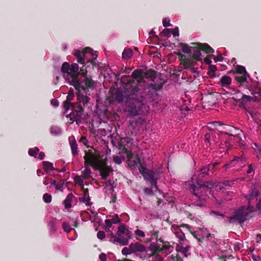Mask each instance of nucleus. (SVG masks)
Segmentation results:
<instances>
[{"mask_svg": "<svg viewBox=\"0 0 261 261\" xmlns=\"http://www.w3.org/2000/svg\"><path fill=\"white\" fill-rule=\"evenodd\" d=\"M79 70V65L76 63L69 64L64 62L61 67L64 78L75 89L80 90V88L86 89L92 87L94 82L87 76V71L84 69V66L81 68V72Z\"/></svg>", "mask_w": 261, "mask_h": 261, "instance_id": "nucleus-1", "label": "nucleus"}, {"mask_svg": "<svg viewBox=\"0 0 261 261\" xmlns=\"http://www.w3.org/2000/svg\"><path fill=\"white\" fill-rule=\"evenodd\" d=\"M73 96V91H70L67 96V100L64 102V108L66 112L70 109L72 110V112L66 115V117L69 118L70 120L69 122L70 123H72L74 121L75 116L79 115L78 113L83 111V107L89 102V98L87 96H84L83 94H78L77 95V102L73 106L72 103L70 102V101L72 100Z\"/></svg>", "mask_w": 261, "mask_h": 261, "instance_id": "nucleus-2", "label": "nucleus"}, {"mask_svg": "<svg viewBox=\"0 0 261 261\" xmlns=\"http://www.w3.org/2000/svg\"><path fill=\"white\" fill-rule=\"evenodd\" d=\"M197 186L192 185L190 187L191 192L195 196L194 204L200 207L204 206L207 199V193L210 192L213 185L207 182H203L199 179L196 180Z\"/></svg>", "mask_w": 261, "mask_h": 261, "instance_id": "nucleus-3", "label": "nucleus"}, {"mask_svg": "<svg viewBox=\"0 0 261 261\" xmlns=\"http://www.w3.org/2000/svg\"><path fill=\"white\" fill-rule=\"evenodd\" d=\"M201 49L197 45V47H193L192 51L189 55L187 56L178 52L176 55L179 57L180 65L184 69H189L196 64L197 61H202Z\"/></svg>", "mask_w": 261, "mask_h": 261, "instance_id": "nucleus-4", "label": "nucleus"}, {"mask_svg": "<svg viewBox=\"0 0 261 261\" xmlns=\"http://www.w3.org/2000/svg\"><path fill=\"white\" fill-rule=\"evenodd\" d=\"M117 237L115 236L111 232L109 241L115 244H119L122 246L127 245L128 240L131 238V232L122 225L118 228Z\"/></svg>", "mask_w": 261, "mask_h": 261, "instance_id": "nucleus-5", "label": "nucleus"}, {"mask_svg": "<svg viewBox=\"0 0 261 261\" xmlns=\"http://www.w3.org/2000/svg\"><path fill=\"white\" fill-rule=\"evenodd\" d=\"M74 55L76 57L77 62L83 64L93 63L98 56L97 51H94L90 47H86L82 50H76Z\"/></svg>", "mask_w": 261, "mask_h": 261, "instance_id": "nucleus-6", "label": "nucleus"}, {"mask_svg": "<svg viewBox=\"0 0 261 261\" xmlns=\"http://www.w3.org/2000/svg\"><path fill=\"white\" fill-rule=\"evenodd\" d=\"M254 211V207L253 206L248 205L247 207L243 206L235 211L234 215L229 218V222L230 223H243L249 215Z\"/></svg>", "mask_w": 261, "mask_h": 261, "instance_id": "nucleus-7", "label": "nucleus"}, {"mask_svg": "<svg viewBox=\"0 0 261 261\" xmlns=\"http://www.w3.org/2000/svg\"><path fill=\"white\" fill-rule=\"evenodd\" d=\"M84 159L85 169L84 171H82V176L84 179H87L91 177L92 173L89 166H91L95 170L96 154H94L91 150H89L85 151Z\"/></svg>", "mask_w": 261, "mask_h": 261, "instance_id": "nucleus-8", "label": "nucleus"}, {"mask_svg": "<svg viewBox=\"0 0 261 261\" xmlns=\"http://www.w3.org/2000/svg\"><path fill=\"white\" fill-rule=\"evenodd\" d=\"M95 170L100 171V175L103 180L107 179L110 173L113 171L111 166L107 165V159H101L99 155H96Z\"/></svg>", "mask_w": 261, "mask_h": 261, "instance_id": "nucleus-9", "label": "nucleus"}, {"mask_svg": "<svg viewBox=\"0 0 261 261\" xmlns=\"http://www.w3.org/2000/svg\"><path fill=\"white\" fill-rule=\"evenodd\" d=\"M242 132L241 133L238 134H232L229 133H226L229 137L230 141H234L236 142V145L240 147V148L243 150H245L247 147L246 138L245 135Z\"/></svg>", "mask_w": 261, "mask_h": 261, "instance_id": "nucleus-10", "label": "nucleus"}, {"mask_svg": "<svg viewBox=\"0 0 261 261\" xmlns=\"http://www.w3.org/2000/svg\"><path fill=\"white\" fill-rule=\"evenodd\" d=\"M132 76L133 80L129 82L127 86H130L131 88H133L131 92L132 94H135L136 92H137L139 90V85L136 86V82H137L138 84L141 82V81L143 77V72L141 70H135L133 72Z\"/></svg>", "mask_w": 261, "mask_h": 261, "instance_id": "nucleus-11", "label": "nucleus"}, {"mask_svg": "<svg viewBox=\"0 0 261 261\" xmlns=\"http://www.w3.org/2000/svg\"><path fill=\"white\" fill-rule=\"evenodd\" d=\"M149 108L142 102H137L134 107L131 108L130 113L133 116L145 115L149 113Z\"/></svg>", "mask_w": 261, "mask_h": 261, "instance_id": "nucleus-12", "label": "nucleus"}, {"mask_svg": "<svg viewBox=\"0 0 261 261\" xmlns=\"http://www.w3.org/2000/svg\"><path fill=\"white\" fill-rule=\"evenodd\" d=\"M259 194L258 190L257 189L255 186L251 187L249 193L245 197L248 200V205H251V200L253 198H256Z\"/></svg>", "mask_w": 261, "mask_h": 261, "instance_id": "nucleus-13", "label": "nucleus"}, {"mask_svg": "<svg viewBox=\"0 0 261 261\" xmlns=\"http://www.w3.org/2000/svg\"><path fill=\"white\" fill-rule=\"evenodd\" d=\"M142 173L144 179L148 181L153 180L156 178L155 177V173L152 170H146V169L145 170H142Z\"/></svg>", "mask_w": 261, "mask_h": 261, "instance_id": "nucleus-14", "label": "nucleus"}, {"mask_svg": "<svg viewBox=\"0 0 261 261\" xmlns=\"http://www.w3.org/2000/svg\"><path fill=\"white\" fill-rule=\"evenodd\" d=\"M130 248L133 250L134 253L136 252H147L146 247L139 243L131 244Z\"/></svg>", "mask_w": 261, "mask_h": 261, "instance_id": "nucleus-15", "label": "nucleus"}, {"mask_svg": "<svg viewBox=\"0 0 261 261\" xmlns=\"http://www.w3.org/2000/svg\"><path fill=\"white\" fill-rule=\"evenodd\" d=\"M223 124L219 122H213L207 124V125L203 126L204 130H215L218 129V126H223Z\"/></svg>", "mask_w": 261, "mask_h": 261, "instance_id": "nucleus-16", "label": "nucleus"}, {"mask_svg": "<svg viewBox=\"0 0 261 261\" xmlns=\"http://www.w3.org/2000/svg\"><path fill=\"white\" fill-rule=\"evenodd\" d=\"M220 83L222 87L227 88L231 83V79L228 75H223L220 79Z\"/></svg>", "mask_w": 261, "mask_h": 261, "instance_id": "nucleus-17", "label": "nucleus"}, {"mask_svg": "<svg viewBox=\"0 0 261 261\" xmlns=\"http://www.w3.org/2000/svg\"><path fill=\"white\" fill-rule=\"evenodd\" d=\"M148 249L152 251L151 256L159 255L158 253L162 251L161 247L154 243L151 244L149 246Z\"/></svg>", "mask_w": 261, "mask_h": 261, "instance_id": "nucleus-18", "label": "nucleus"}, {"mask_svg": "<svg viewBox=\"0 0 261 261\" xmlns=\"http://www.w3.org/2000/svg\"><path fill=\"white\" fill-rule=\"evenodd\" d=\"M74 197V196L72 193H70L67 196L63 201L66 209L68 210L72 206L71 202Z\"/></svg>", "mask_w": 261, "mask_h": 261, "instance_id": "nucleus-19", "label": "nucleus"}, {"mask_svg": "<svg viewBox=\"0 0 261 261\" xmlns=\"http://www.w3.org/2000/svg\"><path fill=\"white\" fill-rule=\"evenodd\" d=\"M197 45H198V47L201 50L205 51L207 54L214 52V49L207 44L197 43Z\"/></svg>", "mask_w": 261, "mask_h": 261, "instance_id": "nucleus-20", "label": "nucleus"}, {"mask_svg": "<svg viewBox=\"0 0 261 261\" xmlns=\"http://www.w3.org/2000/svg\"><path fill=\"white\" fill-rule=\"evenodd\" d=\"M179 46L181 47L182 51L185 54H188V55L191 53L192 51L193 47L189 46L188 45L185 43H180L179 44Z\"/></svg>", "mask_w": 261, "mask_h": 261, "instance_id": "nucleus-21", "label": "nucleus"}, {"mask_svg": "<svg viewBox=\"0 0 261 261\" xmlns=\"http://www.w3.org/2000/svg\"><path fill=\"white\" fill-rule=\"evenodd\" d=\"M119 149L124 153L127 155L129 160L133 157V154L131 151L127 150L124 145L121 143H119Z\"/></svg>", "mask_w": 261, "mask_h": 261, "instance_id": "nucleus-22", "label": "nucleus"}, {"mask_svg": "<svg viewBox=\"0 0 261 261\" xmlns=\"http://www.w3.org/2000/svg\"><path fill=\"white\" fill-rule=\"evenodd\" d=\"M112 98L118 102H121L123 100V94L121 92L117 91L112 94Z\"/></svg>", "mask_w": 261, "mask_h": 261, "instance_id": "nucleus-23", "label": "nucleus"}, {"mask_svg": "<svg viewBox=\"0 0 261 261\" xmlns=\"http://www.w3.org/2000/svg\"><path fill=\"white\" fill-rule=\"evenodd\" d=\"M217 70L216 66L210 65L208 67L207 74L212 78L215 77L216 76V71Z\"/></svg>", "mask_w": 261, "mask_h": 261, "instance_id": "nucleus-24", "label": "nucleus"}, {"mask_svg": "<svg viewBox=\"0 0 261 261\" xmlns=\"http://www.w3.org/2000/svg\"><path fill=\"white\" fill-rule=\"evenodd\" d=\"M44 170L46 172L49 171H53L55 170L53 164L48 161L43 162L42 163Z\"/></svg>", "mask_w": 261, "mask_h": 261, "instance_id": "nucleus-25", "label": "nucleus"}, {"mask_svg": "<svg viewBox=\"0 0 261 261\" xmlns=\"http://www.w3.org/2000/svg\"><path fill=\"white\" fill-rule=\"evenodd\" d=\"M133 51L129 48H125L122 53V58L124 59L130 58L133 56Z\"/></svg>", "mask_w": 261, "mask_h": 261, "instance_id": "nucleus-26", "label": "nucleus"}, {"mask_svg": "<svg viewBox=\"0 0 261 261\" xmlns=\"http://www.w3.org/2000/svg\"><path fill=\"white\" fill-rule=\"evenodd\" d=\"M71 152L73 155L75 156L77 154V145L76 141L74 140L72 142H70Z\"/></svg>", "mask_w": 261, "mask_h": 261, "instance_id": "nucleus-27", "label": "nucleus"}, {"mask_svg": "<svg viewBox=\"0 0 261 261\" xmlns=\"http://www.w3.org/2000/svg\"><path fill=\"white\" fill-rule=\"evenodd\" d=\"M176 237L178 238L181 241H184L186 240L185 234L181 229H177L174 232Z\"/></svg>", "mask_w": 261, "mask_h": 261, "instance_id": "nucleus-28", "label": "nucleus"}, {"mask_svg": "<svg viewBox=\"0 0 261 261\" xmlns=\"http://www.w3.org/2000/svg\"><path fill=\"white\" fill-rule=\"evenodd\" d=\"M242 152H243V151H242ZM246 157L245 156V155H244V153H242V154L240 156H236L234 159V160H233L231 162V164H233V163L234 162H238V163H244L246 161Z\"/></svg>", "mask_w": 261, "mask_h": 261, "instance_id": "nucleus-29", "label": "nucleus"}, {"mask_svg": "<svg viewBox=\"0 0 261 261\" xmlns=\"http://www.w3.org/2000/svg\"><path fill=\"white\" fill-rule=\"evenodd\" d=\"M84 178L82 177V175H76L74 177V180L75 182L78 185L82 188L84 187Z\"/></svg>", "mask_w": 261, "mask_h": 261, "instance_id": "nucleus-30", "label": "nucleus"}, {"mask_svg": "<svg viewBox=\"0 0 261 261\" xmlns=\"http://www.w3.org/2000/svg\"><path fill=\"white\" fill-rule=\"evenodd\" d=\"M133 163H134V164L132 165V166H135L137 165L138 164H139V166H141V168L142 170H146V168L145 167L142 166V163H141V162L140 158L138 155H136L135 157L134 160H133Z\"/></svg>", "mask_w": 261, "mask_h": 261, "instance_id": "nucleus-31", "label": "nucleus"}, {"mask_svg": "<svg viewBox=\"0 0 261 261\" xmlns=\"http://www.w3.org/2000/svg\"><path fill=\"white\" fill-rule=\"evenodd\" d=\"M39 149L37 147L30 148L28 151V154L29 155L32 156H35L39 152Z\"/></svg>", "mask_w": 261, "mask_h": 261, "instance_id": "nucleus-32", "label": "nucleus"}, {"mask_svg": "<svg viewBox=\"0 0 261 261\" xmlns=\"http://www.w3.org/2000/svg\"><path fill=\"white\" fill-rule=\"evenodd\" d=\"M52 199V196L50 194L48 193H45L43 195V201L45 203H49L51 202Z\"/></svg>", "mask_w": 261, "mask_h": 261, "instance_id": "nucleus-33", "label": "nucleus"}, {"mask_svg": "<svg viewBox=\"0 0 261 261\" xmlns=\"http://www.w3.org/2000/svg\"><path fill=\"white\" fill-rule=\"evenodd\" d=\"M132 253H134L133 250L130 248V245L129 246V248L124 247L122 250V253L123 255H127L128 254H130Z\"/></svg>", "mask_w": 261, "mask_h": 261, "instance_id": "nucleus-34", "label": "nucleus"}, {"mask_svg": "<svg viewBox=\"0 0 261 261\" xmlns=\"http://www.w3.org/2000/svg\"><path fill=\"white\" fill-rule=\"evenodd\" d=\"M79 201L82 203H85L87 206H90L92 204L90 200H88V198L86 197H80Z\"/></svg>", "mask_w": 261, "mask_h": 261, "instance_id": "nucleus-35", "label": "nucleus"}, {"mask_svg": "<svg viewBox=\"0 0 261 261\" xmlns=\"http://www.w3.org/2000/svg\"><path fill=\"white\" fill-rule=\"evenodd\" d=\"M56 219H52L48 224L50 229L54 231L56 230Z\"/></svg>", "mask_w": 261, "mask_h": 261, "instance_id": "nucleus-36", "label": "nucleus"}, {"mask_svg": "<svg viewBox=\"0 0 261 261\" xmlns=\"http://www.w3.org/2000/svg\"><path fill=\"white\" fill-rule=\"evenodd\" d=\"M62 225H63V229L65 231H66L67 232H69L72 230V228H71L70 227L69 224H68L66 222H63Z\"/></svg>", "mask_w": 261, "mask_h": 261, "instance_id": "nucleus-37", "label": "nucleus"}, {"mask_svg": "<svg viewBox=\"0 0 261 261\" xmlns=\"http://www.w3.org/2000/svg\"><path fill=\"white\" fill-rule=\"evenodd\" d=\"M211 166H208V167H203L202 168L200 169V171L202 174L208 175V172L211 170Z\"/></svg>", "mask_w": 261, "mask_h": 261, "instance_id": "nucleus-38", "label": "nucleus"}, {"mask_svg": "<svg viewBox=\"0 0 261 261\" xmlns=\"http://www.w3.org/2000/svg\"><path fill=\"white\" fill-rule=\"evenodd\" d=\"M105 223L106 225V230L107 231H110V228L113 224L112 220L111 219H106L105 220Z\"/></svg>", "mask_w": 261, "mask_h": 261, "instance_id": "nucleus-39", "label": "nucleus"}, {"mask_svg": "<svg viewBox=\"0 0 261 261\" xmlns=\"http://www.w3.org/2000/svg\"><path fill=\"white\" fill-rule=\"evenodd\" d=\"M163 36L169 37L171 36V31L170 29H165L162 32Z\"/></svg>", "mask_w": 261, "mask_h": 261, "instance_id": "nucleus-40", "label": "nucleus"}, {"mask_svg": "<svg viewBox=\"0 0 261 261\" xmlns=\"http://www.w3.org/2000/svg\"><path fill=\"white\" fill-rule=\"evenodd\" d=\"M83 191V196L88 198V200H90V198L89 195V190L88 188H85L84 187L82 188Z\"/></svg>", "mask_w": 261, "mask_h": 261, "instance_id": "nucleus-41", "label": "nucleus"}, {"mask_svg": "<svg viewBox=\"0 0 261 261\" xmlns=\"http://www.w3.org/2000/svg\"><path fill=\"white\" fill-rule=\"evenodd\" d=\"M254 150L256 158L258 160H261V148L257 147L256 149H254Z\"/></svg>", "mask_w": 261, "mask_h": 261, "instance_id": "nucleus-42", "label": "nucleus"}, {"mask_svg": "<svg viewBox=\"0 0 261 261\" xmlns=\"http://www.w3.org/2000/svg\"><path fill=\"white\" fill-rule=\"evenodd\" d=\"M113 159L114 162L117 164L119 165L122 163L121 159L117 155H114L113 157Z\"/></svg>", "mask_w": 261, "mask_h": 261, "instance_id": "nucleus-43", "label": "nucleus"}, {"mask_svg": "<svg viewBox=\"0 0 261 261\" xmlns=\"http://www.w3.org/2000/svg\"><path fill=\"white\" fill-rule=\"evenodd\" d=\"M171 34L173 35V36H178L179 34V30L178 27H175L174 29H171Z\"/></svg>", "mask_w": 261, "mask_h": 261, "instance_id": "nucleus-44", "label": "nucleus"}, {"mask_svg": "<svg viewBox=\"0 0 261 261\" xmlns=\"http://www.w3.org/2000/svg\"><path fill=\"white\" fill-rule=\"evenodd\" d=\"M111 220H112V222L114 224H117L120 222V219L119 218L118 215H115L114 216H113Z\"/></svg>", "mask_w": 261, "mask_h": 261, "instance_id": "nucleus-45", "label": "nucleus"}, {"mask_svg": "<svg viewBox=\"0 0 261 261\" xmlns=\"http://www.w3.org/2000/svg\"><path fill=\"white\" fill-rule=\"evenodd\" d=\"M105 233L103 231H99L97 233V237L100 240H102L105 238Z\"/></svg>", "mask_w": 261, "mask_h": 261, "instance_id": "nucleus-46", "label": "nucleus"}, {"mask_svg": "<svg viewBox=\"0 0 261 261\" xmlns=\"http://www.w3.org/2000/svg\"><path fill=\"white\" fill-rule=\"evenodd\" d=\"M135 233L137 236H138L142 237V238L145 237L144 232L140 229H136L135 231Z\"/></svg>", "mask_w": 261, "mask_h": 261, "instance_id": "nucleus-47", "label": "nucleus"}, {"mask_svg": "<svg viewBox=\"0 0 261 261\" xmlns=\"http://www.w3.org/2000/svg\"><path fill=\"white\" fill-rule=\"evenodd\" d=\"M157 178L149 181L150 184L151 188L152 189L153 188H155L156 190H158V188L156 185Z\"/></svg>", "mask_w": 261, "mask_h": 261, "instance_id": "nucleus-48", "label": "nucleus"}, {"mask_svg": "<svg viewBox=\"0 0 261 261\" xmlns=\"http://www.w3.org/2000/svg\"><path fill=\"white\" fill-rule=\"evenodd\" d=\"M144 192L145 194L148 195H152L153 193L151 188H146L144 189Z\"/></svg>", "mask_w": 261, "mask_h": 261, "instance_id": "nucleus-49", "label": "nucleus"}, {"mask_svg": "<svg viewBox=\"0 0 261 261\" xmlns=\"http://www.w3.org/2000/svg\"><path fill=\"white\" fill-rule=\"evenodd\" d=\"M163 25L164 27H167L171 25L170 20L165 18L163 20Z\"/></svg>", "mask_w": 261, "mask_h": 261, "instance_id": "nucleus-50", "label": "nucleus"}, {"mask_svg": "<svg viewBox=\"0 0 261 261\" xmlns=\"http://www.w3.org/2000/svg\"><path fill=\"white\" fill-rule=\"evenodd\" d=\"M211 215L212 216H219L222 218L224 217L225 215L223 214H221L220 212L218 211H212L211 212Z\"/></svg>", "mask_w": 261, "mask_h": 261, "instance_id": "nucleus-51", "label": "nucleus"}, {"mask_svg": "<svg viewBox=\"0 0 261 261\" xmlns=\"http://www.w3.org/2000/svg\"><path fill=\"white\" fill-rule=\"evenodd\" d=\"M187 227V228L189 229V230H190V226L188 224H181L180 226H175V225H172V227H174L175 228V229H178L179 227Z\"/></svg>", "mask_w": 261, "mask_h": 261, "instance_id": "nucleus-52", "label": "nucleus"}, {"mask_svg": "<svg viewBox=\"0 0 261 261\" xmlns=\"http://www.w3.org/2000/svg\"><path fill=\"white\" fill-rule=\"evenodd\" d=\"M204 238V237L203 236V234L201 232L199 234V235H198V236H197V238H196V239L199 242L202 243L203 241Z\"/></svg>", "mask_w": 261, "mask_h": 261, "instance_id": "nucleus-53", "label": "nucleus"}, {"mask_svg": "<svg viewBox=\"0 0 261 261\" xmlns=\"http://www.w3.org/2000/svg\"><path fill=\"white\" fill-rule=\"evenodd\" d=\"M146 75H149L150 77L152 78L154 76L155 72L154 71L149 70L147 71V72L146 73Z\"/></svg>", "mask_w": 261, "mask_h": 261, "instance_id": "nucleus-54", "label": "nucleus"}, {"mask_svg": "<svg viewBox=\"0 0 261 261\" xmlns=\"http://www.w3.org/2000/svg\"><path fill=\"white\" fill-rule=\"evenodd\" d=\"M237 70L238 71V72L240 73H244L246 72V70H245V69L244 67L243 66H238V68H237Z\"/></svg>", "mask_w": 261, "mask_h": 261, "instance_id": "nucleus-55", "label": "nucleus"}, {"mask_svg": "<svg viewBox=\"0 0 261 261\" xmlns=\"http://www.w3.org/2000/svg\"><path fill=\"white\" fill-rule=\"evenodd\" d=\"M203 61L204 62V63H205L206 64H207V65H208L209 66H210V65H212L211 63H212V61L211 60L208 58V57H206L205 58H204L203 59Z\"/></svg>", "mask_w": 261, "mask_h": 261, "instance_id": "nucleus-56", "label": "nucleus"}, {"mask_svg": "<svg viewBox=\"0 0 261 261\" xmlns=\"http://www.w3.org/2000/svg\"><path fill=\"white\" fill-rule=\"evenodd\" d=\"M252 172H254L253 168V167H252V164H249L248 165V169H247L246 172H247V174H250Z\"/></svg>", "mask_w": 261, "mask_h": 261, "instance_id": "nucleus-57", "label": "nucleus"}, {"mask_svg": "<svg viewBox=\"0 0 261 261\" xmlns=\"http://www.w3.org/2000/svg\"><path fill=\"white\" fill-rule=\"evenodd\" d=\"M51 104L54 107H57L59 106V101L56 99H53L51 100Z\"/></svg>", "mask_w": 261, "mask_h": 261, "instance_id": "nucleus-58", "label": "nucleus"}, {"mask_svg": "<svg viewBox=\"0 0 261 261\" xmlns=\"http://www.w3.org/2000/svg\"><path fill=\"white\" fill-rule=\"evenodd\" d=\"M99 258L101 261H105L107 259L106 255L105 253H101L99 255Z\"/></svg>", "mask_w": 261, "mask_h": 261, "instance_id": "nucleus-59", "label": "nucleus"}, {"mask_svg": "<svg viewBox=\"0 0 261 261\" xmlns=\"http://www.w3.org/2000/svg\"><path fill=\"white\" fill-rule=\"evenodd\" d=\"M252 259L253 261H261V258L255 255H252Z\"/></svg>", "mask_w": 261, "mask_h": 261, "instance_id": "nucleus-60", "label": "nucleus"}, {"mask_svg": "<svg viewBox=\"0 0 261 261\" xmlns=\"http://www.w3.org/2000/svg\"><path fill=\"white\" fill-rule=\"evenodd\" d=\"M190 232L195 239L197 238V236H198L199 234L200 233L199 232L195 231L190 230Z\"/></svg>", "mask_w": 261, "mask_h": 261, "instance_id": "nucleus-61", "label": "nucleus"}, {"mask_svg": "<svg viewBox=\"0 0 261 261\" xmlns=\"http://www.w3.org/2000/svg\"><path fill=\"white\" fill-rule=\"evenodd\" d=\"M80 141L83 142L85 145H87L88 141L85 137H82L80 139Z\"/></svg>", "mask_w": 261, "mask_h": 261, "instance_id": "nucleus-62", "label": "nucleus"}, {"mask_svg": "<svg viewBox=\"0 0 261 261\" xmlns=\"http://www.w3.org/2000/svg\"><path fill=\"white\" fill-rule=\"evenodd\" d=\"M45 157V153L43 152H40L38 155V159L42 160Z\"/></svg>", "mask_w": 261, "mask_h": 261, "instance_id": "nucleus-63", "label": "nucleus"}, {"mask_svg": "<svg viewBox=\"0 0 261 261\" xmlns=\"http://www.w3.org/2000/svg\"><path fill=\"white\" fill-rule=\"evenodd\" d=\"M150 233L152 234V235H153L154 237H155L156 239L158 238V234H159L158 231L152 230V231H150Z\"/></svg>", "mask_w": 261, "mask_h": 261, "instance_id": "nucleus-64", "label": "nucleus"}]
</instances>
